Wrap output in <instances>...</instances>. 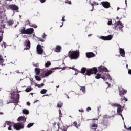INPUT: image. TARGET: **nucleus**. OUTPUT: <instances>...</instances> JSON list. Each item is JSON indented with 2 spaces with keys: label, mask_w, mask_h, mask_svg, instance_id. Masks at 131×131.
I'll list each match as a JSON object with an SVG mask.
<instances>
[{
  "label": "nucleus",
  "mask_w": 131,
  "mask_h": 131,
  "mask_svg": "<svg viewBox=\"0 0 131 131\" xmlns=\"http://www.w3.org/2000/svg\"><path fill=\"white\" fill-rule=\"evenodd\" d=\"M86 68L83 67L81 68L80 73H82V74H84V75H86Z\"/></svg>",
  "instance_id": "20"
},
{
  "label": "nucleus",
  "mask_w": 131,
  "mask_h": 131,
  "mask_svg": "<svg viewBox=\"0 0 131 131\" xmlns=\"http://www.w3.org/2000/svg\"><path fill=\"white\" fill-rule=\"evenodd\" d=\"M33 66H34V67H38L39 65H38V63H33Z\"/></svg>",
  "instance_id": "43"
},
{
  "label": "nucleus",
  "mask_w": 131,
  "mask_h": 131,
  "mask_svg": "<svg viewBox=\"0 0 131 131\" xmlns=\"http://www.w3.org/2000/svg\"><path fill=\"white\" fill-rule=\"evenodd\" d=\"M8 129V130H12V125L9 126Z\"/></svg>",
  "instance_id": "44"
},
{
  "label": "nucleus",
  "mask_w": 131,
  "mask_h": 131,
  "mask_svg": "<svg viewBox=\"0 0 131 131\" xmlns=\"http://www.w3.org/2000/svg\"><path fill=\"white\" fill-rule=\"evenodd\" d=\"M41 87L45 86V84L43 83H41L40 84Z\"/></svg>",
  "instance_id": "53"
},
{
  "label": "nucleus",
  "mask_w": 131,
  "mask_h": 131,
  "mask_svg": "<svg viewBox=\"0 0 131 131\" xmlns=\"http://www.w3.org/2000/svg\"><path fill=\"white\" fill-rule=\"evenodd\" d=\"M119 115H120V116H121V117H123V116L122 115V114H121V113L118 114Z\"/></svg>",
  "instance_id": "59"
},
{
  "label": "nucleus",
  "mask_w": 131,
  "mask_h": 131,
  "mask_svg": "<svg viewBox=\"0 0 131 131\" xmlns=\"http://www.w3.org/2000/svg\"><path fill=\"white\" fill-rule=\"evenodd\" d=\"M23 113L24 114H29V111H28V110L24 109L23 110Z\"/></svg>",
  "instance_id": "29"
},
{
  "label": "nucleus",
  "mask_w": 131,
  "mask_h": 131,
  "mask_svg": "<svg viewBox=\"0 0 131 131\" xmlns=\"http://www.w3.org/2000/svg\"><path fill=\"white\" fill-rule=\"evenodd\" d=\"M64 69H65V67H63V68L62 69V70H64Z\"/></svg>",
  "instance_id": "64"
},
{
  "label": "nucleus",
  "mask_w": 131,
  "mask_h": 131,
  "mask_svg": "<svg viewBox=\"0 0 131 131\" xmlns=\"http://www.w3.org/2000/svg\"><path fill=\"white\" fill-rule=\"evenodd\" d=\"M34 32V29L32 28H28L26 29V34H28L30 35V34H33Z\"/></svg>",
  "instance_id": "10"
},
{
  "label": "nucleus",
  "mask_w": 131,
  "mask_h": 131,
  "mask_svg": "<svg viewBox=\"0 0 131 131\" xmlns=\"http://www.w3.org/2000/svg\"><path fill=\"white\" fill-rule=\"evenodd\" d=\"M49 96H50V95H49V94H46V95H43V97H45V96H46V97H49Z\"/></svg>",
  "instance_id": "55"
},
{
  "label": "nucleus",
  "mask_w": 131,
  "mask_h": 131,
  "mask_svg": "<svg viewBox=\"0 0 131 131\" xmlns=\"http://www.w3.org/2000/svg\"><path fill=\"white\" fill-rule=\"evenodd\" d=\"M123 100H124L125 102H127V101H128V100L125 97V96H124V98H122V101H123Z\"/></svg>",
  "instance_id": "39"
},
{
  "label": "nucleus",
  "mask_w": 131,
  "mask_h": 131,
  "mask_svg": "<svg viewBox=\"0 0 131 131\" xmlns=\"http://www.w3.org/2000/svg\"><path fill=\"white\" fill-rule=\"evenodd\" d=\"M27 105L28 106H30V102H27Z\"/></svg>",
  "instance_id": "52"
},
{
  "label": "nucleus",
  "mask_w": 131,
  "mask_h": 131,
  "mask_svg": "<svg viewBox=\"0 0 131 131\" xmlns=\"http://www.w3.org/2000/svg\"><path fill=\"white\" fill-rule=\"evenodd\" d=\"M63 131H67V128H64Z\"/></svg>",
  "instance_id": "62"
},
{
  "label": "nucleus",
  "mask_w": 131,
  "mask_h": 131,
  "mask_svg": "<svg viewBox=\"0 0 131 131\" xmlns=\"http://www.w3.org/2000/svg\"><path fill=\"white\" fill-rule=\"evenodd\" d=\"M73 126H77V122L75 121L73 123Z\"/></svg>",
  "instance_id": "42"
},
{
  "label": "nucleus",
  "mask_w": 131,
  "mask_h": 131,
  "mask_svg": "<svg viewBox=\"0 0 131 131\" xmlns=\"http://www.w3.org/2000/svg\"><path fill=\"white\" fill-rule=\"evenodd\" d=\"M9 7L10 9H11V10H12L13 11H18V10H19V7L14 4L10 5Z\"/></svg>",
  "instance_id": "12"
},
{
  "label": "nucleus",
  "mask_w": 131,
  "mask_h": 131,
  "mask_svg": "<svg viewBox=\"0 0 131 131\" xmlns=\"http://www.w3.org/2000/svg\"><path fill=\"white\" fill-rule=\"evenodd\" d=\"M91 6H92V9H90V11H91V12L93 11V10H94V6H95V5H99V4H98V2H94L93 4L91 3Z\"/></svg>",
  "instance_id": "24"
},
{
  "label": "nucleus",
  "mask_w": 131,
  "mask_h": 131,
  "mask_svg": "<svg viewBox=\"0 0 131 131\" xmlns=\"http://www.w3.org/2000/svg\"><path fill=\"white\" fill-rule=\"evenodd\" d=\"M114 26L115 30H118V29L122 30V28H123V24H122V23L120 21L116 22L114 24Z\"/></svg>",
  "instance_id": "4"
},
{
  "label": "nucleus",
  "mask_w": 131,
  "mask_h": 131,
  "mask_svg": "<svg viewBox=\"0 0 131 131\" xmlns=\"http://www.w3.org/2000/svg\"><path fill=\"white\" fill-rule=\"evenodd\" d=\"M127 130L128 131H131V127L127 129Z\"/></svg>",
  "instance_id": "58"
},
{
  "label": "nucleus",
  "mask_w": 131,
  "mask_h": 131,
  "mask_svg": "<svg viewBox=\"0 0 131 131\" xmlns=\"http://www.w3.org/2000/svg\"><path fill=\"white\" fill-rule=\"evenodd\" d=\"M119 53L122 57H125V51H124V49L120 48Z\"/></svg>",
  "instance_id": "19"
},
{
  "label": "nucleus",
  "mask_w": 131,
  "mask_h": 131,
  "mask_svg": "<svg viewBox=\"0 0 131 131\" xmlns=\"http://www.w3.org/2000/svg\"><path fill=\"white\" fill-rule=\"evenodd\" d=\"M107 24L108 25H112V20L108 21Z\"/></svg>",
  "instance_id": "45"
},
{
  "label": "nucleus",
  "mask_w": 131,
  "mask_h": 131,
  "mask_svg": "<svg viewBox=\"0 0 131 131\" xmlns=\"http://www.w3.org/2000/svg\"><path fill=\"white\" fill-rule=\"evenodd\" d=\"M35 86H37V88H41V86L39 84L35 83Z\"/></svg>",
  "instance_id": "41"
},
{
  "label": "nucleus",
  "mask_w": 131,
  "mask_h": 131,
  "mask_svg": "<svg viewBox=\"0 0 131 131\" xmlns=\"http://www.w3.org/2000/svg\"><path fill=\"white\" fill-rule=\"evenodd\" d=\"M15 100H13L12 103H14V104H18V102L19 101V99H20V94H16L15 95Z\"/></svg>",
  "instance_id": "13"
},
{
  "label": "nucleus",
  "mask_w": 131,
  "mask_h": 131,
  "mask_svg": "<svg viewBox=\"0 0 131 131\" xmlns=\"http://www.w3.org/2000/svg\"><path fill=\"white\" fill-rule=\"evenodd\" d=\"M101 4L105 9H109V7H111L110 3L107 1L101 2Z\"/></svg>",
  "instance_id": "9"
},
{
  "label": "nucleus",
  "mask_w": 131,
  "mask_h": 131,
  "mask_svg": "<svg viewBox=\"0 0 131 131\" xmlns=\"http://www.w3.org/2000/svg\"><path fill=\"white\" fill-rule=\"evenodd\" d=\"M86 56L87 58H93V57H95L96 54H94L93 52H88L86 53Z\"/></svg>",
  "instance_id": "16"
},
{
  "label": "nucleus",
  "mask_w": 131,
  "mask_h": 131,
  "mask_svg": "<svg viewBox=\"0 0 131 131\" xmlns=\"http://www.w3.org/2000/svg\"><path fill=\"white\" fill-rule=\"evenodd\" d=\"M104 118H107L108 119L109 118V116L107 115H105L104 116Z\"/></svg>",
  "instance_id": "47"
},
{
  "label": "nucleus",
  "mask_w": 131,
  "mask_h": 131,
  "mask_svg": "<svg viewBox=\"0 0 131 131\" xmlns=\"http://www.w3.org/2000/svg\"><path fill=\"white\" fill-rule=\"evenodd\" d=\"M92 35H93V34H91L88 35V36L90 37V36H92Z\"/></svg>",
  "instance_id": "63"
},
{
  "label": "nucleus",
  "mask_w": 131,
  "mask_h": 131,
  "mask_svg": "<svg viewBox=\"0 0 131 131\" xmlns=\"http://www.w3.org/2000/svg\"><path fill=\"white\" fill-rule=\"evenodd\" d=\"M6 124H7V125H12V122L11 121H6L5 122V123L4 124V127H6Z\"/></svg>",
  "instance_id": "26"
},
{
  "label": "nucleus",
  "mask_w": 131,
  "mask_h": 131,
  "mask_svg": "<svg viewBox=\"0 0 131 131\" xmlns=\"http://www.w3.org/2000/svg\"><path fill=\"white\" fill-rule=\"evenodd\" d=\"M4 114V113L2 112H0V115H3Z\"/></svg>",
  "instance_id": "61"
},
{
  "label": "nucleus",
  "mask_w": 131,
  "mask_h": 131,
  "mask_svg": "<svg viewBox=\"0 0 131 131\" xmlns=\"http://www.w3.org/2000/svg\"><path fill=\"white\" fill-rule=\"evenodd\" d=\"M101 78H102V79H104V80H107V78H110V75H109V73H108L106 77L103 76L101 77Z\"/></svg>",
  "instance_id": "25"
},
{
  "label": "nucleus",
  "mask_w": 131,
  "mask_h": 131,
  "mask_svg": "<svg viewBox=\"0 0 131 131\" xmlns=\"http://www.w3.org/2000/svg\"><path fill=\"white\" fill-rule=\"evenodd\" d=\"M90 127L92 130L97 131V128H98V123H95V121H92Z\"/></svg>",
  "instance_id": "6"
},
{
  "label": "nucleus",
  "mask_w": 131,
  "mask_h": 131,
  "mask_svg": "<svg viewBox=\"0 0 131 131\" xmlns=\"http://www.w3.org/2000/svg\"><path fill=\"white\" fill-rule=\"evenodd\" d=\"M30 49V41L27 40L26 41V48L25 50H29Z\"/></svg>",
  "instance_id": "17"
},
{
  "label": "nucleus",
  "mask_w": 131,
  "mask_h": 131,
  "mask_svg": "<svg viewBox=\"0 0 131 131\" xmlns=\"http://www.w3.org/2000/svg\"><path fill=\"white\" fill-rule=\"evenodd\" d=\"M98 72V69L96 67H94L92 69H87L86 72V75L91 76L92 74H96Z\"/></svg>",
  "instance_id": "3"
},
{
  "label": "nucleus",
  "mask_w": 131,
  "mask_h": 131,
  "mask_svg": "<svg viewBox=\"0 0 131 131\" xmlns=\"http://www.w3.org/2000/svg\"><path fill=\"white\" fill-rule=\"evenodd\" d=\"M47 92H48V90L47 89H42L41 90L40 93H41V94L43 95V94H46L47 93Z\"/></svg>",
  "instance_id": "34"
},
{
  "label": "nucleus",
  "mask_w": 131,
  "mask_h": 131,
  "mask_svg": "<svg viewBox=\"0 0 131 131\" xmlns=\"http://www.w3.org/2000/svg\"><path fill=\"white\" fill-rule=\"evenodd\" d=\"M0 33H1V36H0V42H2L3 41V35L4 33V31H0Z\"/></svg>",
  "instance_id": "33"
},
{
  "label": "nucleus",
  "mask_w": 131,
  "mask_h": 131,
  "mask_svg": "<svg viewBox=\"0 0 131 131\" xmlns=\"http://www.w3.org/2000/svg\"><path fill=\"white\" fill-rule=\"evenodd\" d=\"M26 93H29V92H31V91H32V88L31 87H28L25 90Z\"/></svg>",
  "instance_id": "28"
},
{
  "label": "nucleus",
  "mask_w": 131,
  "mask_h": 131,
  "mask_svg": "<svg viewBox=\"0 0 131 131\" xmlns=\"http://www.w3.org/2000/svg\"><path fill=\"white\" fill-rule=\"evenodd\" d=\"M66 4H68L69 5H71V1L69 0H66L65 1Z\"/></svg>",
  "instance_id": "38"
},
{
  "label": "nucleus",
  "mask_w": 131,
  "mask_h": 131,
  "mask_svg": "<svg viewBox=\"0 0 131 131\" xmlns=\"http://www.w3.org/2000/svg\"><path fill=\"white\" fill-rule=\"evenodd\" d=\"M80 91H82L84 93H85V86L81 87Z\"/></svg>",
  "instance_id": "37"
},
{
  "label": "nucleus",
  "mask_w": 131,
  "mask_h": 131,
  "mask_svg": "<svg viewBox=\"0 0 131 131\" xmlns=\"http://www.w3.org/2000/svg\"><path fill=\"white\" fill-rule=\"evenodd\" d=\"M113 106H114V107H117V112L118 114H119V113H122V110H121L122 109V106L120 104L115 103L114 104Z\"/></svg>",
  "instance_id": "8"
},
{
  "label": "nucleus",
  "mask_w": 131,
  "mask_h": 131,
  "mask_svg": "<svg viewBox=\"0 0 131 131\" xmlns=\"http://www.w3.org/2000/svg\"><path fill=\"white\" fill-rule=\"evenodd\" d=\"M51 62L47 61V62H46L45 63V67L48 68V67H50V66H51Z\"/></svg>",
  "instance_id": "32"
},
{
  "label": "nucleus",
  "mask_w": 131,
  "mask_h": 131,
  "mask_svg": "<svg viewBox=\"0 0 131 131\" xmlns=\"http://www.w3.org/2000/svg\"><path fill=\"white\" fill-rule=\"evenodd\" d=\"M92 120H93V121H95V120H98V118H93Z\"/></svg>",
  "instance_id": "57"
},
{
  "label": "nucleus",
  "mask_w": 131,
  "mask_h": 131,
  "mask_svg": "<svg viewBox=\"0 0 131 131\" xmlns=\"http://www.w3.org/2000/svg\"><path fill=\"white\" fill-rule=\"evenodd\" d=\"M13 24H14V20L10 19L7 21V25L8 26H12V25H13Z\"/></svg>",
  "instance_id": "23"
},
{
  "label": "nucleus",
  "mask_w": 131,
  "mask_h": 131,
  "mask_svg": "<svg viewBox=\"0 0 131 131\" xmlns=\"http://www.w3.org/2000/svg\"><path fill=\"white\" fill-rule=\"evenodd\" d=\"M91 110H92V108H91L90 107H88L86 108V111H87L88 112H89V111H91Z\"/></svg>",
  "instance_id": "46"
},
{
  "label": "nucleus",
  "mask_w": 131,
  "mask_h": 131,
  "mask_svg": "<svg viewBox=\"0 0 131 131\" xmlns=\"http://www.w3.org/2000/svg\"><path fill=\"white\" fill-rule=\"evenodd\" d=\"M56 49L55 50V52L57 53H60L61 52V50H62V47L60 45H58L56 46Z\"/></svg>",
  "instance_id": "21"
},
{
  "label": "nucleus",
  "mask_w": 131,
  "mask_h": 131,
  "mask_svg": "<svg viewBox=\"0 0 131 131\" xmlns=\"http://www.w3.org/2000/svg\"><path fill=\"white\" fill-rule=\"evenodd\" d=\"M55 70H56V68H52L50 70H48L46 73L45 74V76H49V75L52 74L53 72H55Z\"/></svg>",
  "instance_id": "11"
},
{
  "label": "nucleus",
  "mask_w": 131,
  "mask_h": 131,
  "mask_svg": "<svg viewBox=\"0 0 131 131\" xmlns=\"http://www.w3.org/2000/svg\"><path fill=\"white\" fill-rule=\"evenodd\" d=\"M3 63L4 59L3 58V56L2 55H0V65L3 66Z\"/></svg>",
  "instance_id": "31"
},
{
  "label": "nucleus",
  "mask_w": 131,
  "mask_h": 131,
  "mask_svg": "<svg viewBox=\"0 0 131 131\" xmlns=\"http://www.w3.org/2000/svg\"><path fill=\"white\" fill-rule=\"evenodd\" d=\"M31 27H33L34 28H37V26H36L35 24H32L31 25Z\"/></svg>",
  "instance_id": "40"
},
{
  "label": "nucleus",
  "mask_w": 131,
  "mask_h": 131,
  "mask_svg": "<svg viewBox=\"0 0 131 131\" xmlns=\"http://www.w3.org/2000/svg\"><path fill=\"white\" fill-rule=\"evenodd\" d=\"M35 78L37 81H40V80H41V78L39 77L38 76H35Z\"/></svg>",
  "instance_id": "35"
},
{
  "label": "nucleus",
  "mask_w": 131,
  "mask_h": 131,
  "mask_svg": "<svg viewBox=\"0 0 131 131\" xmlns=\"http://www.w3.org/2000/svg\"><path fill=\"white\" fill-rule=\"evenodd\" d=\"M46 2V0H40V2L42 3H45Z\"/></svg>",
  "instance_id": "54"
},
{
  "label": "nucleus",
  "mask_w": 131,
  "mask_h": 131,
  "mask_svg": "<svg viewBox=\"0 0 131 131\" xmlns=\"http://www.w3.org/2000/svg\"><path fill=\"white\" fill-rule=\"evenodd\" d=\"M128 74H131V70H128Z\"/></svg>",
  "instance_id": "60"
},
{
  "label": "nucleus",
  "mask_w": 131,
  "mask_h": 131,
  "mask_svg": "<svg viewBox=\"0 0 131 131\" xmlns=\"http://www.w3.org/2000/svg\"><path fill=\"white\" fill-rule=\"evenodd\" d=\"M101 38L103 40H111L112 39V35H110L107 36H102L101 37Z\"/></svg>",
  "instance_id": "15"
},
{
  "label": "nucleus",
  "mask_w": 131,
  "mask_h": 131,
  "mask_svg": "<svg viewBox=\"0 0 131 131\" xmlns=\"http://www.w3.org/2000/svg\"><path fill=\"white\" fill-rule=\"evenodd\" d=\"M79 50L70 51L68 56L71 60H76L79 58Z\"/></svg>",
  "instance_id": "2"
},
{
  "label": "nucleus",
  "mask_w": 131,
  "mask_h": 131,
  "mask_svg": "<svg viewBox=\"0 0 131 131\" xmlns=\"http://www.w3.org/2000/svg\"><path fill=\"white\" fill-rule=\"evenodd\" d=\"M98 69L100 72H103V71H104V72H109L108 69H107V68L105 67H103V66L99 67Z\"/></svg>",
  "instance_id": "14"
},
{
  "label": "nucleus",
  "mask_w": 131,
  "mask_h": 131,
  "mask_svg": "<svg viewBox=\"0 0 131 131\" xmlns=\"http://www.w3.org/2000/svg\"><path fill=\"white\" fill-rule=\"evenodd\" d=\"M62 21L63 22H65V21H66V20L65 19V16L62 17Z\"/></svg>",
  "instance_id": "48"
},
{
  "label": "nucleus",
  "mask_w": 131,
  "mask_h": 131,
  "mask_svg": "<svg viewBox=\"0 0 131 131\" xmlns=\"http://www.w3.org/2000/svg\"><path fill=\"white\" fill-rule=\"evenodd\" d=\"M40 41H41V42H43V41H45V40L42 39H39Z\"/></svg>",
  "instance_id": "51"
},
{
  "label": "nucleus",
  "mask_w": 131,
  "mask_h": 131,
  "mask_svg": "<svg viewBox=\"0 0 131 131\" xmlns=\"http://www.w3.org/2000/svg\"><path fill=\"white\" fill-rule=\"evenodd\" d=\"M46 36H47V35H46V34L44 33L43 35L42 36V38H46Z\"/></svg>",
  "instance_id": "49"
},
{
  "label": "nucleus",
  "mask_w": 131,
  "mask_h": 131,
  "mask_svg": "<svg viewBox=\"0 0 131 131\" xmlns=\"http://www.w3.org/2000/svg\"><path fill=\"white\" fill-rule=\"evenodd\" d=\"M101 76H102V74L98 73V74H97L96 76H95V78L96 79H100V78H101Z\"/></svg>",
  "instance_id": "30"
},
{
  "label": "nucleus",
  "mask_w": 131,
  "mask_h": 131,
  "mask_svg": "<svg viewBox=\"0 0 131 131\" xmlns=\"http://www.w3.org/2000/svg\"><path fill=\"white\" fill-rule=\"evenodd\" d=\"M19 32H20V34H26V29L24 27H22L19 29Z\"/></svg>",
  "instance_id": "18"
},
{
  "label": "nucleus",
  "mask_w": 131,
  "mask_h": 131,
  "mask_svg": "<svg viewBox=\"0 0 131 131\" xmlns=\"http://www.w3.org/2000/svg\"><path fill=\"white\" fill-rule=\"evenodd\" d=\"M34 125V123H29L27 127H28V128H30V127H31V126H33Z\"/></svg>",
  "instance_id": "36"
},
{
  "label": "nucleus",
  "mask_w": 131,
  "mask_h": 131,
  "mask_svg": "<svg viewBox=\"0 0 131 131\" xmlns=\"http://www.w3.org/2000/svg\"><path fill=\"white\" fill-rule=\"evenodd\" d=\"M36 51L38 55H42L43 54V49L40 44H38L36 47Z\"/></svg>",
  "instance_id": "5"
},
{
  "label": "nucleus",
  "mask_w": 131,
  "mask_h": 131,
  "mask_svg": "<svg viewBox=\"0 0 131 131\" xmlns=\"http://www.w3.org/2000/svg\"><path fill=\"white\" fill-rule=\"evenodd\" d=\"M18 121H20V122H18L17 123L14 124V128L16 130H20L24 128V122L26 121V118L24 117L20 116L17 119Z\"/></svg>",
  "instance_id": "1"
},
{
  "label": "nucleus",
  "mask_w": 131,
  "mask_h": 131,
  "mask_svg": "<svg viewBox=\"0 0 131 131\" xmlns=\"http://www.w3.org/2000/svg\"><path fill=\"white\" fill-rule=\"evenodd\" d=\"M74 70H75V71H76V72H78V73L80 72V71H79V70H77V69H74Z\"/></svg>",
  "instance_id": "50"
},
{
  "label": "nucleus",
  "mask_w": 131,
  "mask_h": 131,
  "mask_svg": "<svg viewBox=\"0 0 131 131\" xmlns=\"http://www.w3.org/2000/svg\"><path fill=\"white\" fill-rule=\"evenodd\" d=\"M35 72L37 75H39V74H40V69L36 68L35 69Z\"/></svg>",
  "instance_id": "22"
},
{
  "label": "nucleus",
  "mask_w": 131,
  "mask_h": 131,
  "mask_svg": "<svg viewBox=\"0 0 131 131\" xmlns=\"http://www.w3.org/2000/svg\"><path fill=\"white\" fill-rule=\"evenodd\" d=\"M79 112H84L83 110H82V109L79 110Z\"/></svg>",
  "instance_id": "56"
},
{
  "label": "nucleus",
  "mask_w": 131,
  "mask_h": 131,
  "mask_svg": "<svg viewBox=\"0 0 131 131\" xmlns=\"http://www.w3.org/2000/svg\"><path fill=\"white\" fill-rule=\"evenodd\" d=\"M119 96H120V97H123V95H125V94L127 93V90L122 88H120L119 89Z\"/></svg>",
  "instance_id": "7"
},
{
  "label": "nucleus",
  "mask_w": 131,
  "mask_h": 131,
  "mask_svg": "<svg viewBox=\"0 0 131 131\" xmlns=\"http://www.w3.org/2000/svg\"><path fill=\"white\" fill-rule=\"evenodd\" d=\"M57 106L58 108H62L63 107V103L61 101L59 102L57 104Z\"/></svg>",
  "instance_id": "27"
}]
</instances>
